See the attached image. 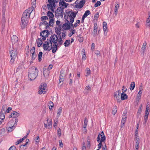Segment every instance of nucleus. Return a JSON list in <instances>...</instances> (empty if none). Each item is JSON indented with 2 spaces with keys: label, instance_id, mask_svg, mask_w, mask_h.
<instances>
[{
  "label": "nucleus",
  "instance_id": "1",
  "mask_svg": "<svg viewBox=\"0 0 150 150\" xmlns=\"http://www.w3.org/2000/svg\"><path fill=\"white\" fill-rule=\"evenodd\" d=\"M38 69L33 66L29 69L28 70V77L31 81L35 79L38 75Z\"/></svg>",
  "mask_w": 150,
  "mask_h": 150
},
{
  "label": "nucleus",
  "instance_id": "2",
  "mask_svg": "<svg viewBox=\"0 0 150 150\" xmlns=\"http://www.w3.org/2000/svg\"><path fill=\"white\" fill-rule=\"evenodd\" d=\"M78 11L74 12L72 10H71L64 13V18L65 20L69 21H74L75 18L76 17Z\"/></svg>",
  "mask_w": 150,
  "mask_h": 150
},
{
  "label": "nucleus",
  "instance_id": "3",
  "mask_svg": "<svg viewBox=\"0 0 150 150\" xmlns=\"http://www.w3.org/2000/svg\"><path fill=\"white\" fill-rule=\"evenodd\" d=\"M34 9V7H31L25 10L21 18L28 20V19L30 18V14Z\"/></svg>",
  "mask_w": 150,
  "mask_h": 150
},
{
  "label": "nucleus",
  "instance_id": "4",
  "mask_svg": "<svg viewBox=\"0 0 150 150\" xmlns=\"http://www.w3.org/2000/svg\"><path fill=\"white\" fill-rule=\"evenodd\" d=\"M49 4H47V8L49 10H51L52 12L54 11V9L56 6L55 3H57L58 0H48Z\"/></svg>",
  "mask_w": 150,
  "mask_h": 150
},
{
  "label": "nucleus",
  "instance_id": "5",
  "mask_svg": "<svg viewBox=\"0 0 150 150\" xmlns=\"http://www.w3.org/2000/svg\"><path fill=\"white\" fill-rule=\"evenodd\" d=\"M11 54V59L10 61V63L11 64H13L14 62L15 59L17 57V53L16 49L13 48L10 52Z\"/></svg>",
  "mask_w": 150,
  "mask_h": 150
},
{
  "label": "nucleus",
  "instance_id": "6",
  "mask_svg": "<svg viewBox=\"0 0 150 150\" xmlns=\"http://www.w3.org/2000/svg\"><path fill=\"white\" fill-rule=\"evenodd\" d=\"M18 121V120L17 119H16L15 121L14 124H11V123L13 122H14V121L13 120H11L8 122V132H11L13 130V128L14 126L16 125Z\"/></svg>",
  "mask_w": 150,
  "mask_h": 150
},
{
  "label": "nucleus",
  "instance_id": "7",
  "mask_svg": "<svg viewBox=\"0 0 150 150\" xmlns=\"http://www.w3.org/2000/svg\"><path fill=\"white\" fill-rule=\"evenodd\" d=\"M47 87V85L45 83H42L39 87L38 93L40 94L42 93H45L46 92V88Z\"/></svg>",
  "mask_w": 150,
  "mask_h": 150
},
{
  "label": "nucleus",
  "instance_id": "8",
  "mask_svg": "<svg viewBox=\"0 0 150 150\" xmlns=\"http://www.w3.org/2000/svg\"><path fill=\"white\" fill-rule=\"evenodd\" d=\"M43 47L44 50L45 51H50L52 49V43H50L47 41H45L44 43Z\"/></svg>",
  "mask_w": 150,
  "mask_h": 150
},
{
  "label": "nucleus",
  "instance_id": "9",
  "mask_svg": "<svg viewBox=\"0 0 150 150\" xmlns=\"http://www.w3.org/2000/svg\"><path fill=\"white\" fill-rule=\"evenodd\" d=\"M64 14V11L61 7H58L55 11V16L56 17H62Z\"/></svg>",
  "mask_w": 150,
  "mask_h": 150
},
{
  "label": "nucleus",
  "instance_id": "10",
  "mask_svg": "<svg viewBox=\"0 0 150 150\" xmlns=\"http://www.w3.org/2000/svg\"><path fill=\"white\" fill-rule=\"evenodd\" d=\"M96 139L98 142H99L100 141L105 142V137L103 131H102L99 134Z\"/></svg>",
  "mask_w": 150,
  "mask_h": 150
},
{
  "label": "nucleus",
  "instance_id": "11",
  "mask_svg": "<svg viewBox=\"0 0 150 150\" xmlns=\"http://www.w3.org/2000/svg\"><path fill=\"white\" fill-rule=\"evenodd\" d=\"M49 32L47 30H45L42 31L40 33V35L42 37V40L43 41L46 40V38L48 36Z\"/></svg>",
  "mask_w": 150,
  "mask_h": 150
},
{
  "label": "nucleus",
  "instance_id": "12",
  "mask_svg": "<svg viewBox=\"0 0 150 150\" xmlns=\"http://www.w3.org/2000/svg\"><path fill=\"white\" fill-rule=\"evenodd\" d=\"M58 41L57 36L56 35H52L50 37V43H52V42L54 44H57Z\"/></svg>",
  "mask_w": 150,
  "mask_h": 150
},
{
  "label": "nucleus",
  "instance_id": "13",
  "mask_svg": "<svg viewBox=\"0 0 150 150\" xmlns=\"http://www.w3.org/2000/svg\"><path fill=\"white\" fill-rule=\"evenodd\" d=\"M18 38L15 35H13L11 38V41L13 45H16L18 44Z\"/></svg>",
  "mask_w": 150,
  "mask_h": 150
},
{
  "label": "nucleus",
  "instance_id": "14",
  "mask_svg": "<svg viewBox=\"0 0 150 150\" xmlns=\"http://www.w3.org/2000/svg\"><path fill=\"white\" fill-rule=\"evenodd\" d=\"M21 27L22 28H24L27 25L28 21L21 18Z\"/></svg>",
  "mask_w": 150,
  "mask_h": 150
},
{
  "label": "nucleus",
  "instance_id": "15",
  "mask_svg": "<svg viewBox=\"0 0 150 150\" xmlns=\"http://www.w3.org/2000/svg\"><path fill=\"white\" fill-rule=\"evenodd\" d=\"M20 115V114L16 111H13L11 112V114L9 116V117H13L16 119H18L17 118Z\"/></svg>",
  "mask_w": 150,
  "mask_h": 150
},
{
  "label": "nucleus",
  "instance_id": "16",
  "mask_svg": "<svg viewBox=\"0 0 150 150\" xmlns=\"http://www.w3.org/2000/svg\"><path fill=\"white\" fill-rule=\"evenodd\" d=\"M60 1L59 2V5L62 9L66 8L67 7V6L69 5L68 3H66L63 0H60Z\"/></svg>",
  "mask_w": 150,
  "mask_h": 150
},
{
  "label": "nucleus",
  "instance_id": "17",
  "mask_svg": "<svg viewBox=\"0 0 150 150\" xmlns=\"http://www.w3.org/2000/svg\"><path fill=\"white\" fill-rule=\"evenodd\" d=\"M66 22L63 24V27L65 30H70L71 28L70 27L69 21V20H66Z\"/></svg>",
  "mask_w": 150,
  "mask_h": 150
},
{
  "label": "nucleus",
  "instance_id": "18",
  "mask_svg": "<svg viewBox=\"0 0 150 150\" xmlns=\"http://www.w3.org/2000/svg\"><path fill=\"white\" fill-rule=\"evenodd\" d=\"M43 73L44 76L46 78H47L49 74L50 71L46 68H44L43 69Z\"/></svg>",
  "mask_w": 150,
  "mask_h": 150
},
{
  "label": "nucleus",
  "instance_id": "19",
  "mask_svg": "<svg viewBox=\"0 0 150 150\" xmlns=\"http://www.w3.org/2000/svg\"><path fill=\"white\" fill-rule=\"evenodd\" d=\"M121 93L120 90H118L115 92L114 94V97L116 98L117 100L119 99V96Z\"/></svg>",
  "mask_w": 150,
  "mask_h": 150
},
{
  "label": "nucleus",
  "instance_id": "20",
  "mask_svg": "<svg viewBox=\"0 0 150 150\" xmlns=\"http://www.w3.org/2000/svg\"><path fill=\"white\" fill-rule=\"evenodd\" d=\"M52 47V51L53 53H55L57 49V44H54L53 45Z\"/></svg>",
  "mask_w": 150,
  "mask_h": 150
},
{
  "label": "nucleus",
  "instance_id": "21",
  "mask_svg": "<svg viewBox=\"0 0 150 150\" xmlns=\"http://www.w3.org/2000/svg\"><path fill=\"white\" fill-rule=\"evenodd\" d=\"M119 3L118 2L116 3V4L115 5V10H114V13L115 15V16H116L117 15V10L119 8Z\"/></svg>",
  "mask_w": 150,
  "mask_h": 150
},
{
  "label": "nucleus",
  "instance_id": "22",
  "mask_svg": "<svg viewBox=\"0 0 150 150\" xmlns=\"http://www.w3.org/2000/svg\"><path fill=\"white\" fill-rule=\"evenodd\" d=\"M128 98L127 95L124 93H122L121 94V99L122 100L127 99Z\"/></svg>",
  "mask_w": 150,
  "mask_h": 150
},
{
  "label": "nucleus",
  "instance_id": "23",
  "mask_svg": "<svg viewBox=\"0 0 150 150\" xmlns=\"http://www.w3.org/2000/svg\"><path fill=\"white\" fill-rule=\"evenodd\" d=\"M37 43L38 47H40L42 44V41L41 38H39L37 40Z\"/></svg>",
  "mask_w": 150,
  "mask_h": 150
},
{
  "label": "nucleus",
  "instance_id": "24",
  "mask_svg": "<svg viewBox=\"0 0 150 150\" xmlns=\"http://www.w3.org/2000/svg\"><path fill=\"white\" fill-rule=\"evenodd\" d=\"M127 112L124 113L122 116V119L121 120V123H125L126 120Z\"/></svg>",
  "mask_w": 150,
  "mask_h": 150
},
{
  "label": "nucleus",
  "instance_id": "25",
  "mask_svg": "<svg viewBox=\"0 0 150 150\" xmlns=\"http://www.w3.org/2000/svg\"><path fill=\"white\" fill-rule=\"evenodd\" d=\"M5 112H3L2 110L0 112V120H1V121L4 120L5 118Z\"/></svg>",
  "mask_w": 150,
  "mask_h": 150
},
{
  "label": "nucleus",
  "instance_id": "26",
  "mask_svg": "<svg viewBox=\"0 0 150 150\" xmlns=\"http://www.w3.org/2000/svg\"><path fill=\"white\" fill-rule=\"evenodd\" d=\"M82 52H83V54H82V59L83 60H85L86 59V55L85 50L84 49H83L82 50Z\"/></svg>",
  "mask_w": 150,
  "mask_h": 150
},
{
  "label": "nucleus",
  "instance_id": "27",
  "mask_svg": "<svg viewBox=\"0 0 150 150\" xmlns=\"http://www.w3.org/2000/svg\"><path fill=\"white\" fill-rule=\"evenodd\" d=\"M47 15L50 18H52L54 17V15L53 13L50 11H48L47 12Z\"/></svg>",
  "mask_w": 150,
  "mask_h": 150
},
{
  "label": "nucleus",
  "instance_id": "28",
  "mask_svg": "<svg viewBox=\"0 0 150 150\" xmlns=\"http://www.w3.org/2000/svg\"><path fill=\"white\" fill-rule=\"evenodd\" d=\"M79 2H78V1L77 0L76 1L74 4H76L74 6V8H81L82 7H80L81 6V5L80 4H79Z\"/></svg>",
  "mask_w": 150,
  "mask_h": 150
},
{
  "label": "nucleus",
  "instance_id": "29",
  "mask_svg": "<svg viewBox=\"0 0 150 150\" xmlns=\"http://www.w3.org/2000/svg\"><path fill=\"white\" fill-rule=\"evenodd\" d=\"M79 2H78V1L77 0L76 1L74 4H76L74 6V8H81L82 7H80L81 6V5L80 4H79Z\"/></svg>",
  "mask_w": 150,
  "mask_h": 150
},
{
  "label": "nucleus",
  "instance_id": "30",
  "mask_svg": "<svg viewBox=\"0 0 150 150\" xmlns=\"http://www.w3.org/2000/svg\"><path fill=\"white\" fill-rule=\"evenodd\" d=\"M48 106L50 110H51L52 108L54 106L53 103L51 101H49L48 103Z\"/></svg>",
  "mask_w": 150,
  "mask_h": 150
},
{
  "label": "nucleus",
  "instance_id": "31",
  "mask_svg": "<svg viewBox=\"0 0 150 150\" xmlns=\"http://www.w3.org/2000/svg\"><path fill=\"white\" fill-rule=\"evenodd\" d=\"M85 71L86 74V76H88L90 75L91 74V71L90 69L88 68H86L85 70Z\"/></svg>",
  "mask_w": 150,
  "mask_h": 150
},
{
  "label": "nucleus",
  "instance_id": "32",
  "mask_svg": "<svg viewBox=\"0 0 150 150\" xmlns=\"http://www.w3.org/2000/svg\"><path fill=\"white\" fill-rule=\"evenodd\" d=\"M97 24L96 23H95L94 25V30L93 31L95 35L97 33Z\"/></svg>",
  "mask_w": 150,
  "mask_h": 150
},
{
  "label": "nucleus",
  "instance_id": "33",
  "mask_svg": "<svg viewBox=\"0 0 150 150\" xmlns=\"http://www.w3.org/2000/svg\"><path fill=\"white\" fill-rule=\"evenodd\" d=\"M135 86V84L134 82H131L130 85V89L131 90H132L134 89Z\"/></svg>",
  "mask_w": 150,
  "mask_h": 150
},
{
  "label": "nucleus",
  "instance_id": "34",
  "mask_svg": "<svg viewBox=\"0 0 150 150\" xmlns=\"http://www.w3.org/2000/svg\"><path fill=\"white\" fill-rule=\"evenodd\" d=\"M90 14L91 12L90 11L88 10H87L85 12V13L83 15V16L86 18L88 15Z\"/></svg>",
  "mask_w": 150,
  "mask_h": 150
},
{
  "label": "nucleus",
  "instance_id": "35",
  "mask_svg": "<svg viewBox=\"0 0 150 150\" xmlns=\"http://www.w3.org/2000/svg\"><path fill=\"white\" fill-rule=\"evenodd\" d=\"M87 147H90L91 146L90 138L88 137L87 139Z\"/></svg>",
  "mask_w": 150,
  "mask_h": 150
},
{
  "label": "nucleus",
  "instance_id": "36",
  "mask_svg": "<svg viewBox=\"0 0 150 150\" xmlns=\"http://www.w3.org/2000/svg\"><path fill=\"white\" fill-rule=\"evenodd\" d=\"M88 120L86 117L85 118V120L84 121V124L83 125V128H85V127H86L88 123Z\"/></svg>",
  "mask_w": 150,
  "mask_h": 150
},
{
  "label": "nucleus",
  "instance_id": "37",
  "mask_svg": "<svg viewBox=\"0 0 150 150\" xmlns=\"http://www.w3.org/2000/svg\"><path fill=\"white\" fill-rule=\"evenodd\" d=\"M64 71L62 70L60 71L59 78H64Z\"/></svg>",
  "mask_w": 150,
  "mask_h": 150
},
{
  "label": "nucleus",
  "instance_id": "38",
  "mask_svg": "<svg viewBox=\"0 0 150 150\" xmlns=\"http://www.w3.org/2000/svg\"><path fill=\"white\" fill-rule=\"evenodd\" d=\"M117 107L116 106H115L114 107V108H112V113L114 115H115L116 114V113L117 112Z\"/></svg>",
  "mask_w": 150,
  "mask_h": 150
},
{
  "label": "nucleus",
  "instance_id": "39",
  "mask_svg": "<svg viewBox=\"0 0 150 150\" xmlns=\"http://www.w3.org/2000/svg\"><path fill=\"white\" fill-rule=\"evenodd\" d=\"M70 40H66L64 43L65 46L66 47H68L69 44H70Z\"/></svg>",
  "mask_w": 150,
  "mask_h": 150
},
{
  "label": "nucleus",
  "instance_id": "40",
  "mask_svg": "<svg viewBox=\"0 0 150 150\" xmlns=\"http://www.w3.org/2000/svg\"><path fill=\"white\" fill-rule=\"evenodd\" d=\"M42 52H40L38 54V61L40 62L41 60V57L42 55Z\"/></svg>",
  "mask_w": 150,
  "mask_h": 150
},
{
  "label": "nucleus",
  "instance_id": "41",
  "mask_svg": "<svg viewBox=\"0 0 150 150\" xmlns=\"http://www.w3.org/2000/svg\"><path fill=\"white\" fill-rule=\"evenodd\" d=\"M103 30L104 31V35H107V33L108 31L107 26H105V27H103Z\"/></svg>",
  "mask_w": 150,
  "mask_h": 150
},
{
  "label": "nucleus",
  "instance_id": "42",
  "mask_svg": "<svg viewBox=\"0 0 150 150\" xmlns=\"http://www.w3.org/2000/svg\"><path fill=\"white\" fill-rule=\"evenodd\" d=\"M54 19L51 18L50 19V20L49 22V25L50 26H53L54 23Z\"/></svg>",
  "mask_w": 150,
  "mask_h": 150
},
{
  "label": "nucleus",
  "instance_id": "43",
  "mask_svg": "<svg viewBox=\"0 0 150 150\" xmlns=\"http://www.w3.org/2000/svg\"><path fill=\"white\" fill-rule=\"evenodd\" d=\"M62 108L61 107H60L58 110L57 111V116L58 117H59L60 115L61 114L62 112Z\"/></svg>",
  "mask_w": 150,
  "mask_h": 150
},
{
  "label": "nucleus",
  "instance_id": "44",
  "mask_svg": "<svg viewBox=\"0 0 150 150\" xmlns=\"http://www.w3.org/2000/svg\"><path fill=\"white\" fill-rule=\"evenodd\" d=\"M146 26L149 28L150 26V19L147 18L146 21Z\"/></svg>",
  "mask_w": 150,
  "mask_h": 150
},
{
  "label": "nucleus",
  "instance_id": "45",
  "mask_svg": "<svg viewBox=\"0 0 150 150\" xmlns=\"http://www.w3.org/2000/svg\"><path fill=\"white\" fill-rule=\"evenodd\" d=\"M85 3V1L84 0H82L81 1H80L79 3V4H80L81 5V6L80 7H82L84 5Z\"/></svg>",
  "mask_w": 150,
  "mask_h": 150
},
{
  "label": "nucleus",
  "instance_id": "46",
  "mask_svg": "<svg viewBox=\"0 0 150 150\" xmlns=\"http://www.w3.org/2000/svg\"><path fill=\"white\" fill-rule=\"evenodd\" d=\"M82 150H86L85 143L83 142L82 143Z\"/></svg>",
  "mask_w": 150,
  "mask_h": 150
},
{
  "label": "nucleus",
  "instance_id": "47",
  "mask_svg": "<svg viewBox=\"0 0 150 150\" xmlns=\"http://www.w3.org/2000/svg\"><path fill=\"white\" fill-rule=\"evenodd\" d=\"M146 42H144L143 43L142 47V50L143 51L144 50L146 47Z\"/></svg>",
  "mask_w": 150,
  "mask_h": 150
},
{
  "label": "nucleus",
  "instance_id": "48",
  "mask_svg": "<svg viewBox=\"0 0 150 150\" xmlns=\"http://www.w3.org/2000/svg\"><path fill=\"white\" fill-rule=\"evenodd\" d=\"M47 126L48 127V128L49 129L51 127L52 125V120L51 119L50 120L49 122H48L47 123Z\"/></svg>",
  "mask_w": 150,
  "mask_h": 150
},
{
  "label": "nucleus",
  "instance_id": "49",
  "mask_svg": "<svg viewBox=\"0 0 150 150\" xmlns=\"http://www.w3.org/2000/svg\"><path fill=\"white\" fill-rule=\"evenodd\" d=\"M37 56V55L35 54V53L32 54L31 56V59L33 60H34Z\"/></svg>",
  "mask_w": 150,
  "mask_h": 150
},
{
  "label": "nucleus",
  "instance_id": "50",
  "mask_svg": "<svg viewBox=\"0 0 150 150\" xmlns=\"http://www.w3.org/2000/svg\"><path fill=\"white\" fill-rule=\"evenodd\" d=\"M101 2L100 1H98L95 4L94 6L97 7L100 6L101 4Z\"/></svg>",
  "mask_w": 150,
  "mask_h": 150
},
{
  "label": "nucleus",
  "instance_id": "51",
  "mask_svg": "<svg viewBox=\"0 0 150 150\" xmlns=\"http://www.w3.org/2000/svg\"><path fill=\"white\" fill-rule=\"evenodd\" d=\"M141 107H142V105H141V106L139 108V109L138 110V112H137V115H140V114L141 113V112H142Z\"/></svg>",
  "mask_w": 150,
  "mask_h": 150
},
{
  "label": "nucleus",
  "instance_id": "52",
  "mask_svg": "<svg viewBox=\"0 0 150 150\" xmlns=\"http://www.w3.org/2000/svg\"><path fill=\"white\" fill-rule=\"evenodd\" d=\"M30 53L32 54L35 53V48L34 47H33L30 50Z\"/></svg>",
  "mask_w": 150,
  "mask_h": 150
},
{
  "label": "nucleus",
  "instance_id": "53",
  "mask_svg": "<svg viewBox=\"0 0 150 150\" xmlns=\"http://www.w3.org/2000/svg\"><path fill=\"white\" fill-rule=\"evenodd\" d=\"M136 140V142L135 146H136V147H139V139H137V140Z\"/></svg>",
  "mask_w": 150,
  "mask_h": 150
},
{
  "label": "nucleus",
  "instance_id": "54",
  "mask_svg": "<svg viewBox=\"0 0 150 150\" xmlns=\"http://www.w3.org/2000/svg\"><path fill=\"white\" fill-rule=\"evenodd\" d=\"M104 142V141H100L99 142V143L98 145V147L99 149H100L101 148L102 145V142Z\"/></svg>",
  "mask_w": 150,
  "mask_h": 150
},
{
  "label": "nucleus",
  "instance_id": "55",
  "mask_svg": "<svg viewBox=\"0 0 150 150\" xmlns=\"http://www.w3.org/2000/svg\"><path fill=\"white\" fill-rule=\"evenodd\" d=\"M54 127H57V124L58 123V119H56L55 120H54Z\"/></svg>",
  "mask_w": 150,
  "mask_h": 150
},
{
  "label": "nucleus",
  "instance_id": "56",
  "mask_svg": "<svg viewBox=\"0 0 150 150\" xmlns=\"http://www.w3.org/2000/svg\"><path fill=\"white\" fill-rule=\"evenodd\" d=\"M66 32L65 31H64L62 33V37L63 39H64L65 37L66 36Z\"/></svg>",
  "mask_w": 150,
  "mask_h": 150
},
{
  "label": "nucleus",
  "instance_id": "57",
  "mask_svg": "<svg viewBox=\"0 0 150 150\" xmlns=\"http://www.w3.org/2000/svg\"><path fill=\"white\" fill-rule=\"evenodd\" d=\"M8 150H16V147L14 146H11Z\"/></svg>",
  "mask_w": 150,
  "mask_h": 150
},
{
  "label": "nucleus",
  "instance_id": "58",
  "mask_svg": "<svg viewBox=\"0 0 150 150\" xmlns=\"http://www.w3.org/2000/svg\"><path fill=\"white\" fill-rule=\"evenodd\" d=\"M148 116L144 115V123L146 124L147 122V120H148Z\"/></svg>",
  "mask_w": 150,
  "mask_h": 150
},
{
  "label": "nucleus",
  "instance_id": "59",
  "mask_svg": "<svg viewBox=\"0 0 150 150\" xmlns=\"http://www.w3.org/2000/svg\"><path fill=\"white\" fill-rule=\"evenodd\" d=\"M61 129L60 128H59L57 129V133L59 136H61Z\"/></svg>",
  "mask_w": 150,
  "mask_h": 150
},
{
  "label": "nucleus",
  "instance_id": "60",
  "mask_svg": "<svg viewBox=\"0 0 150 150\" xmlns=\"http://www.w3.org/2000/svg\"><path fill=\"white\" fill-rule=\"evenodd\" d=\"M58 41L59 44L60 45H62L63 42V41L62 40V39L58 40Z\"/></svg>",
  "mask_w": 150,
  "mask_h": 150
},
{
  "label": "nucleus",
  "instance_id": "61",
  "mask_svg": "<svg viewBox=\"0 0 150 150\" xmlns=\"http://www.w3.org/2000/svg\"><path fill=\"white\" fill-rule=\"evenodd\" d=\"M64 78H59V83H62V84L63 83V82L64 81Z\"/></svg>",
  "mask_w": 150,
  "mask_h": 150
},
{
  "label": "nucleus",
  "instance_id": "62",
  "mask_svg": "<svg viewBox=\"0 0 150 150\" xmlns=\"http://www.w3.org/2000/svg\"><path fill=\"white\" fill-rule=\"evenodd\" d=\"M75 31L74 30H73L72 31V32L70 33L69 34V37H71L73 34H74L75 33Z\"/></svg>",
  "mask_w": 150,
  "mask_h": 150
},
{
  "label": "nucleus",
  "instance_id": "63",
  "mask_svg": "<svg viewBox=\"0 0 150 150\" xmlns=\"http://www.w3.org/2000/svg\"><path fill=\"white\" fill-rule=\"evenodd\" d=\"M41 20H46L48 19V18L46 16H42L41 18Z\"/></svg>",
  "mask_w": 150,
  "mask_h": 150
},
{
  "label": "nucleus",
  "instance_id": "64",
  "mask_svg": "<svg viewBox=\"0 0 150 150\" xmlns=\"http://www.w3.org/2000/svg\"><path fill=\"white\" fill-rule=\"evenodd\" d=\"M142 93V91H139L137 94V97L139 98H140Z\"/></svg>",
  "mask_w": 150,
  "mask_h": 150
}]
</instances>
